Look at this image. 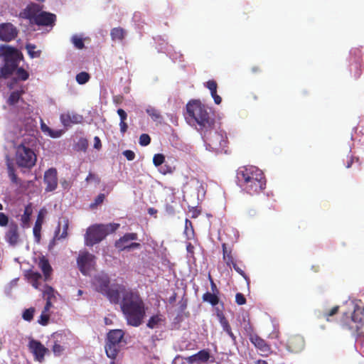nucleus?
<instances>
[{
    "instance_id": "f257e3e1",
    "label": "nucleus",
    "mask_w": 364,
    "mask_h": 364,
    "mask_svg": "<svg viewBox=\"0 0 364 364\" xmlns=\"http://www.w3.org/2000/svg\"><path fill=\"white\" fill-rule=\"evenodd\" d=\"M187 122L201 134H206L215 127V119L210 109L199 100H191L186 105Z\"/></svg>"
},
{
    "instance_id": "f03ea898",
    "label": "nucleus",
    "mask_w": 364,
    "mask_h": 364,
    "mask_svg": "<svg viewBox=\"0 0 364 364\" xmlns=\"http://www.w3.org/2000/svg\"><path fill=\"white\" fill-rule=\"evenodd\" d=\"M237 184L247 193L255 195L262 191L266 186L263 172L256 166H242L237 170Z\"/></svg>"
},
{
    "instance_id": "7ed1b4c3",
    "label": "nucleus",
    "mask_w": 364,
    "mask_h": 364,
    "mask_svg": "<svg viewBox=\"0 0 364 364\" xmlns=\"http://www.w3.org/2000/svg\"><path fill=\"white\" fill-rule=\"evenodd\" d=\"M121 309L127 323L132 326L141 324L145 316L144 304L137 292L125 291L121 302Z\"/></svg>"
},
{
    "instance_id": "20e7f679",
    "label": "nucleus",
    "mask_w": 364,
    "mask_h": 364,
    "mask_svg": "<svg viewBox=\"0 0 364 364\" xmlns=\"http://www.w3.org/2000/svg\"><path fill=\"white\" fill-rule=\"evenodd\" d=\"M0 57L4 60V65L0 68V80L7 79L12 75L18 67L20 61L23 60L22 53L9 45L0 46Z\"/></svg>"
},
{
    "instance_id": "39448f33",
    "label": "nucleus",
    "mask_w": 364,
    "mask_h": 364,
    "mask_svg": "<svg viewBox=\"0 0 364 364\" xmlns=\"http://www.w3.org/2000/svg\"><path fill=\"white\" fill-rule=\"evenodd\" d=\"M36 141L24 140L15 147V161L18 167L31 168L36 165L37 156L32 149Z\"/></svg>"
},
{
    "instance_id": "423d86ee",
    "label": "nucleus",
    "mask_w": 364,
    "mask_h": 364,
    "mask_svg": "<svg viewBox=\"0 0 364 364\" xmlns=\"http://www.w3.org/2000/svg\"><path fill=\"white\" fill-rule=\"evenodd\" d=\"M119 223L95 224L90 226L85 235V245L92 247L103 240L107 235L114 232Z\"/></svg>"
},
{
    "instance_id": "0eeeda50",
    "label": "nucleus",
    "mask_w": 364,
    "mask_h": 364,
    "mask_svg": "<svg viewBox=\"0 0 364 364\" xmlns=\"http://www.w3.org/2000/svg\"><path fill=\"white\" fill-rule=\"evenodd\" d=\"M341 324L353 335H360V330L364 326V307L355 305L351 314L343 313Z\"/></svg>"
},
{
    "instance_id": "6e6552de",
    "label": "nucleus",
    "mask_w": 364,
    "mask_h": 364,
    "mask_svg": "<svg viewBox=\"0 0 364 364\" xmlns=\"http://www.w3.org/2000/svg\"><path fill=\"white\" fill-rule=\"evenodd\" d=\"M124 333L122 330H111L107 333V340L105 346V352L109 358L115 359L119 351V343H121Z\"/></svg>"
},
{
    "instance_id": "1a4fd4ad",
    "label": "nucleus",
    "mask_w": 364,
    "mask_h": 364,
    "mask_svg": "<svg viewBox=\"0 0 364 364\" xmlns=\"http://www.w3.org/2000/svg\"><path fill=\"white\" fill-rule=\"evenodd\" d=\"M95 259L96 257L89 252H80L77 258V264L80 272L84 275H87L95 268Z\"/></svg>"
},
{
    "instance_id": "9d476101",
    "label": "nucleus",
    "mask_w": 364,
    "mask_h": 364,
    "mask_svg": "<svg viewBox=\"0 0 364 364\" xmlns=\"http://www.w3.org/2000/svg\"><path fill=\"white\" fill-rule=\"evenodd\" d=\"M206 149L216 153H227L228 138H205Z\"/></svg>"
},
{
    "instance_id": "9b49d317",
    "label": "nucleus",
    "mask_w": 364,
    "mask_h": 364,
    "mask_svg": "<svg viewBox=\"0 0 364 364\" xmlns=\"http://www.w3.org/2000/svg\"><path fill=\"white\" fill-rule=\"evenodd\" d=\"M286 346L289 352L299 353L305 348V340L300 335H291L287 338Z\"/></svg>"
},
{
    "instance_id": "f8f14e48",
    "label": "nucleus",
    "mask_w": 364,
    "mask_h": 364,
    "mask_svg": "<svg viewBox=\"0 0 364 364\" xmlns=\"http://www.w3.org/2000/svg\"><path fill=\"white\" fill-rule=\"evenodd\" d=\"M18 36L17 28L11 23H0V40L10 42Z\"/></svg>"
},
{
    "instance_id": "ddd939ff",
    "label": "nucleus",
    "mask_w": 364,
    "mask_h": 364,
    "mask_svg": "<svg viewBox=\"0 0 364 364\" xmlns=\"http://www.w3.org/2000/svg\"><path fill=\"white\" fill-rule=\"evenodd\" d=\"M28 348L33 354L35 360L41 363L44 360L45 355L48 353V349L37 340L31 339L29 341Z\"/></svg>"
},
{
    "instance_id": "4468645a",
    "label": "nucleus",
    "mask_w": 364,
    "mask_h": 364,
    "mask_svg": "<svg viewBox=\"0 0 364 364\" xmlns=\"http://www.w3.org/2000/svg\"><path fill=\"white\" fill-rule=\"evenodd\" d=\"M4 239L11 246H16L20 240V234L18 226L16 223L11 221L8 225V229L5 232Z\"/></svg>"
},
{
    "instance_id": "2eb2a0df",
    "label": "nucleus",
    "mask_w": 364,
    "mask_h": 364,
    "mask_svg": "<svg viewBox=\"0 0 364 364\" xmlns=\"http://www.w3.org/2000/svg\"><path fill=\"white\" fill-rule=\"evenodd\" d=\"M43 6L38 4L31 3L20 13L19 16L22 18L29 20L31 23H33L36 20V16L42 11Z\"/></svg>"
},
{
    "instance_id": "dca6fc26",
    "label": "nucleus",
    "mask_w": 364,
    "mask_h": 364,
    "mask_svg": "<svg viewBox=\"0 0 364 364\" xmlns=\"http://www.w3.org/2000/svg\"><path fill=\"white\" fill-rule=\"evenodd\" d=\"M44 183L46 184V191L50 192L56 189L58 186V173L55 168H50L44 173Z\"/></svg>"
},
{
    "instance_id": "f3484780",
    "label": "nucleus",
    "mask_w": 364,
    "mask_h": 364,
    "mask_svg": "<svg viewBox=\"0 0 364 364\" xmlns=\"http://www.w3.org/2000/svg\"><path fill=\"white\" fill-rule=\"evenodd\" d=\"M55 21L56 16L54 14L41 11L33 23L40 26H53Z\"/></svg>"
},
{
    "instance_id": "a211bd4d",
    "label": "nucleus",
    "mask_w": 364,
    "mask_h": 364,
    "mask_svg": "<svg viewBox=\"0 0 364 364\" xmlns=\"http://www.w3.org/2000/svg\"><path fill=\"white\" fill-rule=\"evenodd\" d=\"M250 341L257 349L260 350L262 355L267 356L272 353L270 345L257 334L252 336Z\"/></svg>"
},
{
    "instance_id": "6ab92c4d",
    "label": "nucleus",
    "mask_w": 364,
    "mask_h": 364,
    "mask_svg": "<svg viewBox=\"0 0 364 364\" xmlns=\"http://www.w3.org/2000/svg\"><path fill=\"white\" fill-rule=\"evenodd\" d=\"M109 277L105 274L96 275L93 279V284L96 291L104 294L109 288Z\"/></svg>"
},
{
    "instance_id": "aec40b11",
    "label": "nucleus",
    "mask_w": 364,
    "mask_h": 364,
    "mask_svg": "<svg viewBox=\"0 0 364 364\" xmlns=\"http://www.w3.org/2000/svg\"><path fill=\"white\" fill-rule=\"evenodd\" d=\"M125 291H127L124 286L118 285L116 287L109 288L104 294H106L109 300L114 303L117 304L119 301L120 294L122 295Z\"/></svg>"
},
{
    "instance_id": "412c9836",
    "label": "nucleus",
    "mask_w": 364,
    "mask_h": 364,
    "mask_svg": "<svg viewBox=\"0 0 364 364\" xmlns=\"http://www.w3.org/2000/svg\"><path fill=\"white\" fill-rule=\"evenodd\" d=\"M60 119L63 126L67 128L70 127L72 124L80 122L82 117L79 114L68 112L61 114Z\"/></svg>"
},
{
    "instance_id": "4be33fe9",
    "label": "nucleus",
    "mask_w": 364,
    "mask_h": 364,
    "mask_svg": "<svg viewBox=\"0 0 364 364\" xmlns=\"http://www.w3.org/2000/svg\"><path fill=\"white\" fill-rule=\"evenodd\" d=\"M217 316L218 317V319H219L220 323L223 328V330L230 337L232 343L234 344H236L237 343L236 336L234 335V333L232 331L231 326L229 323V321L225 318L223 313L222 311H219Z\"/></svg>"
},
{
    "instance_id": "5701e85b",
    "label": "nucleus",
    "mask_w": 364,
    "mask_h": 364,
    "mask_svg": "<svg viewBox=\"0 0 364 364\" xmlns=\"http://www.w3.org/2000/svg\"><path fill=\"white\" fill-rule=\"evenodd\" d=\"M138 235L135 232L126 233L115 242V247L120 250L127 249V245L129 241L136 240Z\"/></svg>"
},
{
    "instance_id": "b1692460",
    "label": "nucleus",
    "mask_w": 364,
    "mask_h": 364,
    "mask_svg": "<svg viewBox=\"0 0 364 364\" xmlns=\"http://www.w3.org/2000/svg\"><path fill=\"white\" fill-rule=\"evenodd\" d=\"M205 87L210 90L215 103L216 105H220L222 102V98L217 94L218 84L216 81L214 80H209L205 82Z\"/></svg>"
},
{
    "instance_id": "393cba45",
    "label": "nucleus",
    "mask_w": 364,
    "mask_h": 364,
    "mask_svg": "<svg viewBox=\"0 0 364 364\" xmlns=\"http://www.w3.org/2000/svg\"><path fill=\"white\" fill-rule=\"evenodd\" d=\"M7 173L11 183L16 185H21V179L17 176L11 160L8 157L6 161Z\"/></svg>"
},
{
    "instance_id": "a878e982",
    "label": "nucleus",
    "mask_w": 364,
    "mask_h": 364,
    "mask_svg": "<svg viewBox=\"0 0 364 364\" xmlns=\"http://www.w3.org/2000/svg\"><path fill=\"white\" fill-rule=\"evenodd\" d=\"M146 112L151 117V119L157 124H161L164 121V117L160 111L154 107L149 106L146 109Z\"/></svg>"
},
{
    "instance_id": "bb28decb",
    "label": "nucleus",
    "mask_w": 364,
    "mask_h": 364,
    "mask_svg": "<svg viewBox=\"0 0 364 364\" xmlns=\"http://www.w3.org/2000/svg\"><path fill=\"white\" fill-rule=\"evenodd\" d=\"M223 249V259L227 266L231 267V264H233L234 258L232 255V248H228L226 243L222 244Z\"/></svg>"
},
{
    "instance_id": "cd10ccee",
    "label": "nucleus",
    "mask_w": 364,
    "mask_h": 364,
    "mask_svg": "<svg viewBox=\"0 0 364 364\" xmlns=\"http://www.w3.org/2000/svg\"><path fill=\"white\" fill-rule=\"evenodd\" d=\"M241 323L242 325L245 334L249 338V339H250L252 336L256 335V333H254V327L249 316H243L242 322Z\"/></svg>"
},
{
    "instance_id": "c85d7f7f",
    "label": "nucleus",
    "mask_w": 364,
    "mask_h": 364,
    "mask_svg": "<svg viewBox=\"0 0 364 364\" xmlns=\"http://www.w3.org/2000/svg\"><path fill=\"white\" fill-rule=\"evenodd\" d=\"M38 267L41 268L43 273L45 280L48 279L52 272V267L48 260L45 257L41 258L38 262Z\"/></svg>"
},
{
    "instance_id": "c756f323",
    "label": "nucleus",
    "mask_w": 364,
    "mask_h": 364,
    "mask_svg": "<svg viewBox=\"0 0 364 364\" xmlns=\"http://www.w3.org/2000/svg\"><path fill=\"white\" fill-rule=\"evenodd\" d=\"M63 232L60 235V224L59 223L55 231V236H54V239L53 240H60V239H63V238H65L68 235V225H69V223H68V219H64L63 220Z\"/></svg>"
},
{
    "instance_id": "7c9ffc66",
    "label": "nucleus",
    "mask_w": 364,
    "mask_h": 364,
    "mask_svg": "<svg viewBox=\"0 0 364 364\" xmlns=\"http://www.w3.org/2000/svg\"><path fill=\"white\" fill-rule=\"evenodd\" d=\"M26 277H27L28 279L32 284V286L34 288L38 289V287H39V284H39V280L42 277L41 274L39 272H34V271H32V270H29L26 273Z\"/></svg>"
},
{
    "instance_id": "2f4dec72",
    "label": "nucleus",
    "mask_w": 364,
    "mask_h": 364,
    "mask_svg": "<svg viewBox=\"0 0 364 364\" xmlns=\"http://www.w3.org/2000/svg\"><path fill=\"white\" fill-rule=\"evenodd\" d=\"M218 295L219 294H216L210 293V292L208 291V292L203 294V295L202 296V299L204 302H208L210 304H211L213 306H215L217 304H218V303L220 301Z\"/></svg>"
},
{
    "instance_id": "473e14b6",
    "label": "nucleus",
    "mask_w": 364,
    "mask_h": 364,
    "mask_svg": "<svg viewBox=\"0 0 364 364\" xmlns=\"http://www.w3.org/2000/svg\"><path fill=\"white\" fill-rule=\"evenodd\" d=\"M164 321V319L163 318V316L161 315H154L149 319L146 326L148 328L151 329L156 328L161 325V323Z\"/></svg>"
},
{
    "instance_id": "72a5a7b5",
    "label": "nucleus",
    "mask_w": 364,
    "mask_h": 364,
    "mask_svg": "<svg viewBox=\"0 0 364 364\" xmlns=\"http://www.w3.org/2000/svg\"><path fill=\"white\" fill-rule=\"evenodd\" d=\"M125 31L120 27L114 28L111 30L110 36L112 41H122L125 36Z\"/></svg>"
},
{
    "instance_id": "f704fd0d",
    "label": "nucleus",
    "mask_w": 364,
    "mask_h": 364,
    "mask_svg": "<svg viewBox=\"0 0 364 364\" xmlns=\"http://www.w3.org/2000/svg\"><path fill=\"white\" fill-rule=\"evenodd\" d=\"M26 49L28 52V55L31 58H40L41 55V50H36V46L32 43H27L26 45Z\"/></svg>"
},
{
    "instance_id": "c9c22d12",
    "label": "nucleus",
    "mask_w": 364,
    "mask_h": 364,
    "mask_svg": "<svg viewBox=\"0 0 364 364\" xmlns=\"http://www.w3.org/2000/svg\"><path fill=\"white\" fill-rule=\"evenodd\" d=\"M57 294L58 292L55 291V289L53 287L48 285L45 286L43 290V296L46 300L50 299V301H55Z\"/></svg>"
},
{
    "instance_id": "e433bc0d",
    "label": "nucleus",
    "mask_w": 364,
    "mask_h": 364,
    "mask_svg": "<svg viewBox=\"0 0 364 364\" xmlns=\"http://www.w3.org/2000/svg\"><path fill=\"white\" fill-rule=\"evenodd\" d=\"M88 146V141L86 138H80L79 141L74 145L73 149L76 151H86Z\"/></svg>"
},
{
    "instance_id": "4c0bfd02",
    "label": "nucleus",
    "mask_w": 364,
    "mask_h": 364,
    "mask_svg": "<svg viewBox=\"0 0 364 364\" xmlns=\"http://www.w3.org/2000/svg\"><path fill=\"white\" fill-rule=\"evenodd\" d=\"M339 310V306H335L332 307L331 309L324 311L321 317L326 320L327 321H331V318L333 317L334 315L337 314Z\"/></svg>"
},
{
    "instance_id": "58836bf2",
    "label": "nucleus",
    "mask_w": 364,
    "mask_h": 364,
    "mask_svg": "<svg viewBox=\"0 0 364 364\" xmlns=\"http://www.w3.org/2000/svg\"><path fill=\"white\" fill-rule=\"evenodd\" d=\"M14 73L18 80L25 81L29 77L28 73L23 68L18 67Z\"/></svg>"
},
{
    "instance_id": "ea45409f",
    "label": "nucleus",
    "mask_w": 364,
    "mask_h": 364,
    "mask_svg": "<svg viewBox=\"0 0 364 364\" xmlns=\"http://www.w3.org/2000/svg\"><path fill=\"white\" fill-rule=\"evenodd\" d=\"M23 92V91L12 92L8 98V100H7L8 104L9 105H14L16 104L18 102Z\"/></svg>"
},
{
    "instance_id": "a19ab883",
    "label": "nucleus",
    "mask_w": 364,
    "mask_h": 364,
    "mask_svg": "<svg viewBox=\"0 0 364 364\" xmlns=\"http://www.w3.org/2000/svg\"><path fill=\"white\" fill-rule=\"evenodd\" d=\"M41 129L43 132H48L50 136H59L64 134V130H57L53 132L41 119Z\"/></svg>"
},
{
    "instance_id": "79ce46f5",
    "label": "nucleus",
    "mask_w": 364,
    "mask_h": 364,
    "mask_svg": "<svg viewBox=\"0 0 364 364\" xmlns=\"http://www.w3.org/2000/svg\"><path fill=\"white\" fill-rule=\"evenodd\" d=\"M60 341L56 340L52 348V350L55 356L61 355L65 350V346L60 343Z\"/></svg>"
},
{
    "instance_id": "37998d69",
    "label": "nucleus",
    "mask_w": 364,
    "mask_h": 364,
    "mask_svg": "<svg viewBox=\"0 0 364 364\" xmlns=\"http://www.w3.org/2000/svg\"><path fill=\"white\" fill-rule=\"evenodd\" d=\"M196 355L198 362L206 363L209 360L210 355L208 350H201L198 351Z\"/></svg>"
},
{
    "instance_id": "c03bdc74",
    "label": "nucleus",
    "mask_w": 364,
    "mask_h": 364,
    "mask_svg": "<svg viewBox=\"0 0 364 364\" xmlns=\"http://www.w3.org/2000/svg\"><path fill=\"white\" fill-rule=\"evenodd\" d=\"M31 210L29 207H26L23 214L21 215V222L23 227L28 225L30 221V217L31 215Z\"/></svg>"
},
{
    "instance_id": "a18cd8bd",
    "label": "nucleus",
    "mask_w": 364,
    "mask_h": 364,
    "mask_svg": "<svg viewBox=\"0 0 364 364\" xmlns=\"http://www.w3.org/2000/svg\"><path fill=\"white\" fill-rule=\"evenodd\" d=\"M90 78V75L86 72H81L76 75V81L80 85L85 84Z\"/></svg>"
},
{
    "instance_id": "49530a36",
    "label": "nucleus",
    "mask_w": 364,
    "mask_h": 364,
    "mask_svg": "<svg viewBox=\"0 0 364 364\" xmlns=\"http://www.w3.org/2000/svg\"><path fill=\"white\" fill-rule=\"evenodd\" d=\"M35 308L31 307L23 311L22 318L26 321H31L33 318Z\"/></svg>"
},
{
    "instance_id": "de8ad7c7",
    "label": "nucleus",
    "mask_w": 364,
    "mask_h": 364,
    "mask_svg": "<svg viewBox=\"0 0 364 364\" xmlns=\"http://www.w3.org/2000/svg\"><path fill=\"white\" fill-rule=\"evenodd\" d=\"M165 162V156L162 154H156L153 157V164L155 166L159 167Z\"/></svg>"
},
{
    "instance_id": "09e8293b",
    "label": "nucleus",
    "mask_w": 364,
    "mask_h": 364,
    "mask_svg": "<svg viewBox=\"0 0 364 364\" xmlns=\"http://www.w3.org/2000/svg\"><path fill=\"white\" fill-rule=\"evenodd\" d=\"M71 41L77 49H82L85 47L82 38L76 35L72 37Z\"/></svg>"
},
{
    "instance_id": "8fccbe9b",
    "label": "nucleus",
    "mask_w": 364,
    "mask_h": 364,
    "mask_svg": "<svg viewBox=\"0 0 364 364\" xmlns=\"http://www.w3.org/2000/svg\"><path fill=\"white\" fill-rule=\"evenodd\" d=\"M49 311H45V309L42 311V313L40 316V318L38 321V322L42 325L46 326L48 323V321L50 318V314L48 313Z\"/></svg>"
},
{
    "instance_id": "3c124183",
    "label": "nucleus",
    "mask_w": 364,
    "mask_h": 364,
    "mask_svg": "<svg viewBox=\"0 0 364 364\" xmlns=\"http://www.w3.org/2000/svg\"><path fill=\"white\" fill-rule=\"evenodd\" d=\"M41 221L40 220L39 218L36 220L35 225L33 227V235L36 237L40 238L41 236Z\"/></svg>"
},
{
    "instance_id": "603ef678",
    "label": "nucleus",
    "mask_w": 364,
    "mask_h": 364,
    "mask_svg": "<svg viewBox=\"0 0 364 364\" xmlns=\"http://www.w3.org/2000/svg\"><path fill=\"white\" fill-rule=\"evenodd\" d=\"M234 269L240 274L247 282L249 281L250 278L249 277L245 274V272L235 262H233V264H231Z\"/></svg>"
},
{
    "instance_id": "864d4df0",
    "label": "nucleus",
    "mask_w": 364,
    "mask_h": 364,
    "mask_svg": "<svg viewBox=\"0 0 364 364\" xmlns=\"http://www.w3.org/2000/svg\"><path fill=\"white\" fill-rule=\"evenodd\" d=\"M246 298L242 293H237L235 295V302L238 305H244L246 304Z\"/></svg>"
},
{
    "instance_id": "5fc2aeb1",
    "label": "nucleus",
    "mask_w": 364,
    "mask_h": 364,
    "mask_svg": "<svg viewBox=\"0 0 364 364\" xmlns=\"http://www.w3.org/2000/svg\"><path fill=\"white\" fill-rule=\"evenodd\" d=\"M105 198V194L100 193L99 194L96 198L95 199V202L90 205L91 208H95L98 205L102 203Z\"/></svg>"
},
{
    "instance_id": "6e6d98bb",
    "label": "nucleus",
    "mask_w": 364,
    "mask_h": 364,
    "mask_svg": "<svg viewBox=\"0 0 364 364\" xmlns=\"http://www.w3.org/2000/svg\"><path fill=\"white\" fill-rule=\"evenodd\" d=\"M8 224H9L8 216L5 213L0 212V226L4 227Z\"/></svg>"
},
{
    "instance_id": "4d7b16f0",
    "label": "nucleus",
    "mask_w": 364,
    "mask_h": 364,
    "mask_svg": "<svg viewBox=\"0 0 364 364\" xmlns=\"http://www.w3.org/2000/svg\"><path fill=\"white\" fill-rule=\"evenodd\" d=\"M122 154L128 161H132L135 159V154L132 150H125Z\"/></svg>"
},
{
    "instance_id": "13d9d810",
    "label": "nucleus",
    "mask_w": 364,
    "mask_h": 364,
    "mask_svg": "<svg viewBox=\"0 0 364 364\" xmlns=\"http://www.w3.org/2000/svg\"><path fill=\"white\" fill-rule=\"evenodd\" d=\"M160 172L164 175L167 173H171L173 172V168L171 166L165 164L164 166H161Z\"/></svg>"
},
{
    "instance_id": "bf43d9fd",
    "label": "nucleus",
    "mask_w": 364,
    "mask_h": 364,
    "mask_svg": "<svg viewBox=\"0 0 364 364\" xmlns=\"http://www.w3.org/2000/svg\"><path fill=\"white\" fill-rule=\"evenodd\" d=\"M189 212L191 213L192 218H196L200 214V210H199L197 207H192Z\"/></svg>"
},
{
    "instance_id": "052dcab7",
    "label": "nucleus",
    "mask_w": 364,
    "mask_h": 364,
    "mask_svg": "<svg viewBox=\"0 0 364 364\" xmlns=\"http://www.w3.org/2000/svg\"><path fill=\"white\" fill-rule=\"evenodd\" d=\"M165 210L168 215H173L176 213V208L171 204H166Z\"/></svg>"
},
{
    "instance_id": "680f3d73",
    "label": "nucleus",
    "mask_w": 364,
    "mask_h": 364,
    "mask_svg": "<svg viewBox=\"0 0 364 364\" xmlns=\"http://www.w3.org/2000/svg\"><path fill=\"white\" fill-rule=\"evenodd\" d=\"M117 114L120 117V122L126 121L127 114L126 112L122 109H117Z\"/></svg>"
},
{
    "instance_id": "e2e57ef3",
    "label": "nucleus",
    "mask_w": 364,
    "mask_h": 364,
    "mask_svg": "<svg viewBox=\"0 0 364 364\" xmlns=\"http://www.w3.org/2000/svg\"><path fill=\"white\" fill-rule=\"evenodd\" d=\"M17 80L18 79L16 77H13L9 82H8L7 87L10 90L13 89L17 83Z\"/></svg>"
},
{
    "instance_id": "0e129e2a",
    "label": "nucleus",
    "mask_w": 364,
    "mask_h": 364,
    "mask_svg": "<svg viewBox=\"0 0 364 364\" xmlns=\"http://www.w3.org/2000/svg\"><path fill=\"white\" fill-rule=\"evenodd\" d=\"M120 126V131L122 134H124L126 131L127 130L128 126L127 124L125 122V121L120 122L119 123Z\"/></svg>"
},
{
    "instance_id": "69168bd1",
    "label": "nucleus",
    "mask_w": 364,
    "mask_h": 364,
    "mask_svg": "<svg viewBox=\"0 0 364 364\" xmlns=\"http://www.w3.org/2000/svg\"><path fill=\"white\" fill-rule=\"evenodd\" d=\"M210 288H211L212 293H214V294H220V290L217 287V285L215 284L214 281H211Z\"/></svg>"
},
{
    "instance_id": "338daca9",
    "label": "nucleus",
    "mask_w": 364,
    "mask_h": 364,
    "mask_svg": "<svg viewBox=\"0 0 364 364\" xmlns=\"http://www.w3.org/2000/svg\"><path fill=\"white\" fill-rule=\"evenodd\" d=\"M140 247H141L140 243L132 242V243L128 244L127 245V249L126 250H132V249H134V248H139Z\"/></svg>"
},
{
    "instance_id": "774afa93",
    "label": "nucleus",
    "mask_w": 364,
    "mask_h": 364,
    "mask_svg": "<svg viewBox=\"0 0 364 364\" xmlns=\"http://www.w3.org/2000/svg\"><path fill=\"white\" fill-rule=\"evenodd\" d=\"M194 249H195L194 246L191 242L187 243L186 250L191 255H193V254H194Z\"/></svg>"
}]
</instances>
